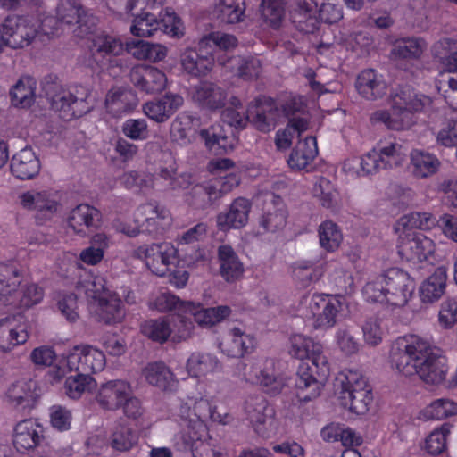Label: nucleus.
Listing matches in <instances>:
<instances>
[{"label":"nucleus","instance_id":"1","mask_svg":"<svg viewBox=\"0 0 457 457\" xmlns=\"http://www.w3.org/2000/svg\"><path fill=\"white\" fill-rule=\"evenodd\" d=\"M390 363L404 377L418 376L430 385H439L446 378L448 366L442 351L416 335L399 337L392 345Z\"/></svg>","mask_w":457,"mask_h":457},{"label":"nucleus","instance_id":"2","mask_svg":"<svg viewBox=\"0 0 457 457\" xmlns=\"http://www.w3.org/2000/svg\"><path fill=\"white\" fill-rule=\"evenodd\" d=\"M76 288L91 299V308L96 318L106 324L120 322L125 316L119 295L112 291L106 279L91 270L79 268Z\"/></svg>","mask_w":457,"mask_h":457},{"label":"nucleus","instance_id":"3","mask_svg":"<svg viewBox=\"0 0 457 457\" xmlns=\"http://www.w3.org/2000/svg\"><path fill=\"white\" fill-rule=\"evenodd\" d=\"M431 104L429 96L416 93L409 86L400 87L391 95V111H377L371 120L383 123L390 129H408L415 123L414 113L427 111Z\"/></svg>","mask_w":457,"mask_h":457},{"label":"nucleus","instance_id":"4","mask_svg":"<svg viewBox=\"0 0 457 457\" xmlns=\"http://www.w3.org/2000/svg\"><path fill=\"white\" fill-rule=\"evenodd\" d=\"M415 290L414 280L398 268H392L370 279L362 288L366 301L403 307Z\"/></svg>","mask_w":457,"mask_h":457},{"label":"nucleus","instance_id":"5","mask_svg":"<svg viewBox=\"0 0 457 457\" xmlns=\"http://www.w3.org/2000/svg\"><path fill=\"white\" fill-rule=\"evenodd\" d=\"M150 308L162 312L168 311L188 312L199 326L205 328L222 321L231 313L230 308L227 305L204 308L200 303L181 301L178 296L169 292L158 295L150 302Z\"/></svg>","mask_w":457,"mask_h":457},{"label":"nucleus","instance_id":"6","mask_svg":"<svg viewBox=\"0 0 457 457\" xmlns=\"http://www.w3.org/2000/svg\"><path fill=\"white\" fill-rule=\"evenodd\" d=\"M45 91L52 109L59 112L63 120L80 117L91 109L88 102L90 89L87 87L77 85L63 88L57 84H51Z\"/></svg>","mask_w":457,"mask_h":457},{"label":"nucleus","instance_id":"7","mask_svg":"<svg viewBox=\"0 0 457 457\" xmlns=\"http://www.w3.org/2000/svg\"><path fill=\"white\" fill-rule=\"evenodd\" d=\"M303 109L300 99L292 98L278 103L266 96L257 97L249 105L251 122L262 132L272 130L283 118H289Z\"/></svg>","mask_w":457,"mask_h":457},{"label":"nucleus","instance_id":"8","mask_svg":"<svg viewBox=\"0 0 457 457\" xmlns=\"http://www.w3.org/2000/svg\"><path fill=\"white\" fill-rule=\"evenodd\" d=\"M177 414L180 420L187 424L207 428V421L212 420L220 424H228L229 416L217 412V406L213 397L202 393L187 395L180 399Z\"/></svg>","mask_w":457,"mask_h":457},{"label":"nucleus","instance_id":"9","mask_svg":"<svg viewBox=\"0 0 457 457\" xmlns=\"http://www.w3.org/2000/svg\"><path fill=\"white\" fill-rule=\"evenodd\" d=\"M317 13V4L312 0H303L297 4L293 13L294 21L298 24L300 30L305 33H313L320 21L326 23H336L343 18L342 7L333 1L321 4Z\"/></svg>","mask_w":457,"mask_h":457},{"label":"nucleus","instance_id":"10","mask_svg":"<svg viewBox=\"0 0 457 457\" xmlns=\"http://www.w3.org/2000/svg\"><path fill=\"white\" fill-rule=\"evenodd\" d=\"M237 376L245 383L260 386L270 395H277L282 391L285 379L274 372L272 360L240 361L236 368Z\"/></svg>","mask_w":457,"mask_h":457},{"label":"nucleus","instance_id":"11","mask_svg":"<svg viewBox=\"0 0 457 457\" xmlns=\"http://www.w3.org/2000/svg\"><path fill=\"white\" fill-rule=\"evenodd\" d=\"M38 36L35 20L22 16H8L0 26V52L4 47L21 49L29 46Z\"/></svg>","mask_w":457,"mask_h":457},{"label":"nucleus","instance_id":"12","mask_svg":"<svg viewBox=\"0 0 457 457\" xmlns=\"http://www.w3.org/2000/svg\"><path fill=\"white\" fill-rule=\"evenodd\" d=\"M132 256L143 261L153 274L164 277L177 263L178 250L170 242L153 243L138 246Z\"/></svg>","mask_w":457,"mask_h":457},{"label":"nucleus","instance_id":"13","mask_svg":"<svg viewBox=\"0 0 457 457\" xmlns=\"http://www.w3.org/2000/svg\"><path fill=\"white\" fill-rule=\"evenodd\" d=\"M304 301L308 303V309L313 319L312 328L314 329L328 330L337 325L343 310V302L340 297L315 294L310 298L304 297Z\"/></svg>","mask_w":457,"mask_h":457},{"label":"nucleus","instance_id":"14","mask_svg":"<svg viewBox=\"0 0 457 457\" xmlns=\"http://www.w3.org/2000/svg\"><path fill=\"white\" fill-rule=\"evenodd\" d=\"M289 353L299 360H310L321 380L329 375V363L323 353V346L312 337L302 333L292 334L289 337Z\"/></svg>","mask_w":457,"mask_h":457},{"label":"nucleus","instance_id":"15","mask_svg":"<svg viewBox=\"0 0 457 457\" xmlns=\"http://www.w3.org/2000/svg\"><path fill=\"white\" fill-rule=\"evenodd\" d=\"M397 252L402 259L413 264L428 261L434 254L436 245L434 241L418 231H399Z\"/></svg>","mask_w":457,"mask_h":457},{"label":"nucleus","instance_id":"16","mask_svg":"<svg viewBox=\"0 0 457 457\" xmlns=\"http://www.w3.org/2000/svg\"><path fill=\"white\" fill-rule=\"evenodd\" d=\"M89 50L88 66L104 69L120 65L115 58L123 54L125 46L120 38L99 31L91 38Z\"/></svg>","mask_w":457,"mask_h":457},{"label":"nucleus","instance_id":"17","mask_svg":"<svg viewBox=\"0 0 457 457\" xmlns=\"http://www.w3.org/2000/svg\"><path fill=\"white\" fill-rule=\"evenodd\" d=\"M106 365L104 353L92 345H76L71 349L61 361V369L67 371L96 373Z\"/></svg>","mask_w":457,"mask_h":457},{"label":"nucleus","instance_id":"18","mask_svg":"<svg viewBox=\"0 0 457 457\" xmlns=\"http://www.w3.org/2000/svg\"><path fill=\"white\" fill-rule=\"evenodd\" d=\"M246 419L262 437H270L277 431L275 410L262 395L248 396L244 405Z\"/></svg>","mask_w":457,"mask_h":457},{"label":"nucleus","instance_id":"19","mask_svg":"<svg viewBox=\"0 0 457 457\" xmlns=\"http://www.w3.org/2000/svg\"><path fill=\"white\" fill-rule=\"evenodd\" d=\"M22 208L35 212L39 221L52 220L62 211L60 196L56 192L50 190H29L19 196Z\"/></svg>","mask_w":457,"mask_h":457},{"label":"nucleus","instance_id":"20","mask_svg":"<svg viewBox=\"0 0 457 457\" xmlns=\"http://www.w3.org/2000/svg\"><path fill=\"white\" fill-rule=\"evenodd\" d=\"M136 221L140 222L142 233L157 236L170 225V212L156 202H147L136 209Z\"/></svg>","mask_w":457,"mask_h":457},{"label":"nucleus","instance_id":"21","mask_svg":"<svg viewBox=\"0 0 457 457\" xmlns=\"http://www.w3.org/2000/svg\"><path fill=\"white\" fill-rule=\"evenodd\" d=\"M129 394H132L129 382L124 379H112L98 386L95 398L101 408L116 411L121 408Z\"/></svg>","mask_w":457,"mask_h":457},{"label":"nucleus","instance_id":"22","mask_svg":"<svg viewBox=\"0 0 457 457\" xmlns=\"http://www.w3.org/2000/svg\"><path fill=\"white\" fill-rule=\"evenodd\" d=\"M161 163L154 173L159 186L156 189H186L191 185V176L187 173L177 174L178 167L170 152L161 153Z\"/></svg>","mask_w":457,"mask_h":457},{"label":"nucleus","instance_id":"23","mask_svg":"<svg viewBox=\"0 0 457 457\" xmlns=\"http://www.w3.org/2000/svg\"><path fill=\"white\" fill-rule=\"evenodd\" d=\"M129 78L138 90L147 94L162 92L168 83L166 74L162 70L144 64L134 66L130 70Z\"/></svg>","mask_w":457,"mask_h":457},{"label":"nucleus","instance_id":"24","mask_svg":"<svg viewBox=\"0 0 457 457\" xmlns=\"http://www.w3.org/2000/svg\"><path fill=\"white\" fill-rule=\"evenodd\" d=\"M38 397L37 382L32 379H20L12 382L4 393L5 402L18 411H29Z\"/></svg>","mask_w":457,"mask_h":457},{"label":"nucleus","instance_id":"25","mask_svg":"<svg viewBox=\"0 0 457 457\" xmlns=\"http://www.w3.org/2000/svg\"><path fill=\"white\" fill-rule=\"evenodd\" d=\"M101 222V212L87 204L77 205L70 212L67 218L68 227L80 237H86L91 229L99 228Z\"/></svg>","mask_w":457,"mask_h":457},{"label":"nucleus","instance_id":"26","mask_svg":"<svg viewBox=\"0 0 457 457\" xmlns=\"http://www.w3.org/2000/svg\"><path fill=\"white\" fill-rule=\"evenodd\" d=\"M29 338L28 326L21 316H10L0 320V350L10 352Z\"/></svg>","mask_w":457,"mask_h":457},{"label":"nucleus","instance_id":"27","mask_svg":"<svg viewBox=\"0 0 457 457\" xmlns=\"http://www.w3.org/2000/svg\"><path fill=\"white\" fill-rule=\"evenodd\" d=\"M184 104L182 96L168 92L162 97L143 105L144 113L151 120L162 123L168 120Z\"/></svg>","mask_w":457,"mask_h":457},{"label":"nucleus","instance_id":"28","mask_svg":"<svg viewBox=\"0 0 457 457\" xmlns=\"http://www.w3.org/2000/svg\"><path fill=\"white\" fill-rule=\"evenodd\" d=\"M142 377L149 385L164 392L173 393L179 387L175 374L162 361L147 363L142 370Z\"/></svg>","mask_w":457,"mask_h":457},{"label":"nucleus","instance_id":"29","mask_svg":"<svg viewBox=\"0 0 457 457\" xmlns=\"http://www.w3.org/2000/svg\"><path fill=\"white\" fill-rule=\"evenodd\" d=\"M44 428L33 420L20 421L14 428L13 445L23 453L39 445L44 439Z\"/></svg>","mask_w":457,"mask_h":457},{"label":"nucleus","instance_id":"30","mask_svg":"<svg viewBox=\"0 0 457 457\" xmlns=\"http://www.w3.org/2000/svg\"><path fill=\"white\" fill-rule=\"evenodd\" d=\"M409 157V170L417 179L431 178L440 170V160L428 151L415 148L411 151Z\"/></svg>","mask_w":457,"mask_h":457},{"label":"nucleus","instance_id":"31","mask_svg":"<svg viewBox=\"0 0 457 457\" xmlns=\"http://www.w3.org/2000/svg\"><path fill=\"white\" fill-rule=\"evenodd\" d=\"M250 209L251 204L247 199L243 197L235 199L227 212L217 216L218 228L226 231L245 227L248 221Z\"/></svg>","mask_w":457,"mask_h":457},{"label":"nucleus","instance_id":"32","mask_svg":"<svg viewBox=\"0 0 457 457\" xmlns=\"http://www.w3.org/2000/svg\"><path fill=\"white\" fill-rule=\"evenodd\" d=\"M199 128V118L187 112H181L171 123V139L180 145H188L195 140Z\"/></svg>","mask_w":457,"mask_h":457},{"label":"nucleus","instance_id":"33","mask_svg":"<svg viewBox=\"0 0 457 457\" xmlns=\"http://www.w3.org/2000/svg\"><path fill=\"white\" fill-rule=\"evenodd\" d=\"M218 263L221 278L228 283L239 279L244 274V264L236 251L228 245L218 248Z\"/></svg>","mask_w":457,"mask_h":457},{"label":"nucleus","instance_id":"34","mask_svg":"<svg viewBox=\"0 0 457 457\" xmlns=\"http://www.w3.org/2000/svg\"><path fill=\"white\" fill-rule=\"evenodd\" d=\"M355 87L358 93L368 100L382 97L387 89L383 76L372 69L364 70L358 75Z\"/></svg>","mask_w":457,"mask_h":457},{"label":"nucleus","instance_id":"35","mask_svg":"<svg viewBox=\"0 0 457 457\" xmlns=\"http://www.w3.org/2000/svg\"><path fill=\"white\" fill-rule=\"evenodd\" d=\"M40 168L39 159L31 148L25 147L12 158V173L21 180L33 179L39 173Z\"/></svg>","mask_w":457,"mask_h":457},{"label":"nucleus","instance_id":"36","mask_svg":"<svg viewBox=\"0 0 457 457\" xmlns=\"http://www.w3.org/2000/svg\"><path fill=\"white\" fill-rule=\"evenodd\" d=\"M137 104L136 95L122 87L111 88L105 97L106 111L113 117L130 112Z\"/></svg>","mask_w":457,"mask_h":457},{"label":"nucleus","instance_id":"37","mask_svg":"<svg viewBox=\"0 0 457 457\" xmlns=\"http://www.w3.org/2000/svg\"><path fill=\"white\" fill-rule=\"evenodd\" d=\"M22 281L23 274L16 264H0V302L10 305Z\"/></svg>","mask_w":457,"mask_h":457},{"label":"nucleus","instance_id":"38","mask_svg":"<svg viewBox=\"0 0 457 457\" xmlns=\"http://www.w3.org/2000/svg\"><path fill=\"white\" fill-rule=\"evenodd\" d=\"M180 65L185 72L194 77L205 76L214 65V58L209 54H200L187 48L180 54Z\"/></svg>","mask_w":457,"mask_h":457},{"label":"nucleus","instance_id":"39","mask_svg":"<svg viewBox=\"0 0 457 457\" xmlns=\"http://www.w3.org/2000/svg\"><path fill=\"white\" fill-rule=\"evenodd\" d=\"M186 370L192 378H202L220 371L219 359L208 353H192L187 360Z\"/></svg>","mask_w":457,"mask_h":457},{"label":"nucleus","instance_id":"40","mask_svg":"<svg viewBox=\"0 0 457 457\" xmlns=\"http://www.w3.org/2000/svg\"><path fill=\"white\" fill-rule=\"evenodd\" d=\"M254 346V337L239 328H231L228 337L220 345L222 352L229 357L243 356L252 352Z\"/></svg>","mask_w":457,"mask_h":457},{"label":"nucleus","instance_id":"41","mask_svg":"<svg viewBox=\"0 0 457 457\" xmlns=\"http://www.w3.org/2000/svg\"><path fill=\"white\" fill-rule=\"evenodd\" d=\"M296 395L300 401L308 402L320 395L321 382L319 381L307 363L299 366L295 379Z\"/></svg>","mask_w":457,"mask_h":457},{"label":"nucleus","instance_id":"42","mask_svg":"<svg viewBox=\"0 0 457 457\" xmlns=\"http://www.w3.org/2000/svg\"><path fill=\"white\" fill-rule=\"evenodd\" d=\"M267 204L260 224L267 231H275L282 228L286 223V214L282 208L280 197L268 192L263 195Z\"/></svg>","mask_w":457,"mask_h":457},{"label":"nucleus","instance_id":"43","mask_svg":"<svg viewBox=\"0 0 457 457\" xmlns=\"http://www.w3.org/2000/svg\"><path fill=\"white\" fill-rule=\"evenodd\" d=\"M192 96L195 102L213 110L222 107L226 100V93L221 87L206 81L194 87Z\"/></svg>","mask_w":457,"mask_h":457},{"label":"nucleus","instance_id":"44","mask_svg":"<svg viewBox=\"0 0 457 457\" xmlns=\"http://www.w3.org/2000/svg\"><path fill=\"white\" fill-rule=\"evenodd\" d=\"M200 137L205 146L214 154H221L233 147L231 139L227 136L223 126L220 123L203 129L199 131Z\"/></svg>","mask_w":457,"mask_h":457},{"label":"nucleus","instance_id":"45","mask_svg":"<svg viewBox=\"0 0 457 457\" xmlns=\"http://www.w3.org/2000/svg\"><path fill=\"white\" fill-rule=\"evenodd\" d=\"M318 154L317 141L309 136L300 139L287 160L288 165L295 170L306 168Z\"/></svg>","mask_w":457,"mask_h":457},{"label":"nucleus","instance_id":"46","mask_svg":"<svg viewBox=\"0 0 457 457\" xmlns=\"http://www.w3.org/2000/svg\"><path fill=\"white\" fill-rule=\"evenodd\" d=\"M184 428L174 435L172 438L174 447L182 452L194 451L207 435L208 428L200 429V427L183 422Z\"/></svg>","mask_w":457,"mask_h":457},{"label":"nucleus","instance_id":"47","mask_svg":"<svg viewBox=\"0 0 457 457\" xmlns=\"http://www.w3.org/2000/svg\"><path fill=\"white\" fill-rule=\"evenodd\" d=\"M120 179L127 189L143 194H148L159 186L154 174L146 171L129 170Z\"/></svg>","mask_w":457,"mask_h":457},{"label":"nucleus","instance_id":"48","mask_svg":"<svg viewBox=\"0 0 457 457\" xmlns=\"http://www.w3.org/2000/svg\"><path fill=\"white\" fill-rule=\"evenodd\" d=\"M245 10L244 0H215L213 15L220 22L235 24L243 20Z\"/></svg>","mask_w":457,"mask_h":457},{"label":"nucleus","instance_id":"49","mask_svg":"<svg viewBox=\"0 0 457 457\" xmlns=\"http://www.w3.org/2000/svg\"><path fill=\"white\" fill-rule=\"evenodd\" d=\"M327 264L317 260L297 261L293 265L294 278L301 282L303 287H307L322 277Z\"/></svg>","mask_w":457,"mask_h":457},{"label":"nucleus","instance_id":"50","mask_svg":"<svg viewBox=\"0 0 457 457\" xmlns=\"http://www.w3.org/2000/svg\"><path fill=\"white\" fill-rule=\"evenodd\" d=\"M439 220L429 212H411L402 216L395 224L394 229L399 231H415V228L428 230L433 228Z\"/></svg>","mask_w":457,"mask_h":457},{"label":"nucleus","instance_id":"51","mask_svg":"<svg viewBox=\"0 0 457 457\" xmlns=\"http://www.w3.org/2000/svg\"><path fill=\"white\" fill-rule=\"evenodd\" d=\"M446 283V272L438 268L420 287V295L423 303H433L444 294Z\"/></svg>","mask_w":457,"mask_h":457},{"label":"nucleus","instance_id":"52","mask_svg":"<svg viewBox=\"0 0 457 457\" xmlns=\"http://www.w3.org/2000/svg\"><path fill=\"white\" fill-rule=\"evenodd\" d=\"M428 47L426 41L420 37H406L395 41L391 51L395 59H419Z\"/></svg>","mask_w":457,"mask_h":457},{"label":"nucleus","instance_id":"53","mask_svg":"<svg viewBox=\"0 0 457 457\" xmlns=\"http://www.w3.org/2000/svg\"><path fill=\"white\" fill-rule=\"evenodd\" d=\"M12 104L16 107H29L35 98V81L30 77L21 78L10 90Z\"/></svg>","mask_w":457,"mask_h":457},{"label":"nucleus","instance_id":"54","mask_svg":"<svg viewBox=\"0 0 457 457\" xmlns=\"http://www.w3.org/2000/svg\"><path fill=\"white\" fill-rule=\"evenodd\" d=\"M234 72L245 80L257 79L262 72V63L254 56H234L228 62Z\"/></svg>","mask_w":457,"mask_h":457},{"label":"nucleus","instance_id":"55","mask_svg":"<svg viewBox=\"0 0 457 457\" xmlns=\"http://www.w3.org/2000/svg\"><path fill=\"white\" fill-rule=\"evenodd\" d=\"M342 405L350 411L358 415L368 411L369 406L372 402V392L370 386L353 390V392L340 396Z\"/></svg>","mask_w":457,"mask_h":457},{"label":"nucleus","instance_id":"56","mask_svg":"<svg viewBox=\"0 0 457 457\" xmlns=\"http://www.w3.org/2000/svg\"><path fill=\"white\" fill-rule=\"evenodd\" d=\"M187 315L191 316L188 312H184L168 315L170 337L174 342L187 340L192 336L195 326Z\"/></svg>","mask_w":457,"mask_h":457},{"label":"nucleus","instance_id":"57","mask_svg":"<svg viewBox=\"0 0 457 457\" xmlns=\"http://www.w3.org/2000/svg\"><path fill=\"white\" fill-rule=\"evenodd\" d=\"M374 148L386 169L399 165L404 154L403 145L393 138L379 140Z\"/></svg>","mask_w":457,"mask_h":457},{"label":"nucleus","instance_id":"58","mask_svg":"<svg viewBox=\"0 0 457 457\" xmlns=\"http://www.w3.org/2000/svg\"><path fill=\"white\" fill-rule=\"evenodd\" d=\"M214 189L210 181L194 185L187 194V202L195 208H205L218 200Z\"/></svg>","mask_w":457,"mask_h":457},{"label":"nucleus","instance_id":"59","mask_svg":"<svg viewBox=\"0 0 457 457\" xmlns=\"http://www.w3.org/2000/svg\"><path fill=\"white\" fill-rule=\"evenodd\" d=\"M312 195L320 204L328 209L336 207L338 204V192L326 178H318L312 187Z\"/></svg>","mask_w":457,"mask_h":457},{"label":"nucleus","instance_id":"60","mask_svg":"<svg viewBox=\"0 0 457 457\" xmlns=\"http://www.w3.org/2000/svg\"><path fill=\"white\" fill-rule=\"evenodd\" d=\"M161 29V22L154 13L145 12L137 15L130 27V32L139 37L153 36Z\"/></svg>","mask_w":457,"mask_h":457},{"label":"nucleus","instance_id":"61","mask_svg":"<svg viewBox=\"0 0 457 457\" xmlns=\"http://www.w3.org/2000/svg\"><path fill=\"white\" fill-rule=\"evenodd\" d=\"M319 239L320 246L328 252H335L343 240L341 230L331 220L323 221L319 227Z\"/></svg>","mask_w":457,"mask_h":457},{"label":"nucleus","instance_id":"62","mask_svg":"<svg viewBox=\"0 0 457 457\" xmlns=\"http://www.w3.org/2000/svg\"><path fill=\"white\" fill-rule=\"evenodd\" d=\"M10 305L13 307L29 308L39 303L44 297L43 289L35 283L23 286L21 290L19 288L14 294Z\"/></svg>","mask_w":457,"mask_h":457},{"label":"nucleus","instance_id":"63","mask_svg":"<svg viewBox=\"0 0 457 457\" xmlns=\"http://www.w3.org/2000/svg\"><path fill=\"white\" fill-rule=\"evenodd\" d=\"M138 441L137 434L130 428L123 425L115 427L110 438V445L119 452L132 449Z\"/></svg>","mask_w":457,"mask_h":457},{"label":"nucleus","instance_id":"64","mask_svg":"<svg viewBox=\"0 0 457 457\" xmlns=\"http://www.w3.org/2000/svg\"><path fill=\"white\" fill-rule=\"evenodd\" d=\"M84 7L79 0H60L56 6V18L63 26H74L83 13Z\"/></svg>","mask_w":457,"mask_h":457}]
</instances>
